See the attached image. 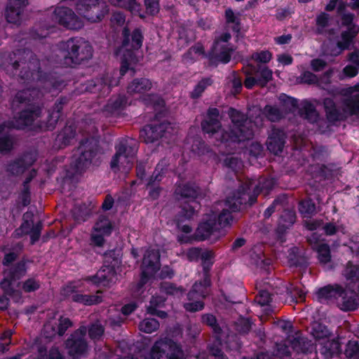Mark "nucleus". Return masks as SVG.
Returning <instances> with one entry per match:
<instances>
[{
  "label": "nucleus",
  "mask_w": 359,
  "mask_h": 359,
  "mask_svg": "<svg viewBox=\"0 0 359 359\" xmlns=\"http://www.w3.org/2000/svg\"><path fill=\"white\" fill-rule=\"evenodd\" d=\"M229 115L233 123V128L231 134H229L226 131L222 133L219 137L222 142L229 141L242 142L250 140L254 135V126L259 127L262 126L261 118L257 117L252 122L247 118L244 114L232 108L229 110Z\"/></svg>",
  "instance_id": "obj_1"
},
{
  "label": "nucleus",
  "mask_w": 359,
  "mask_h": 359,
  "mask_svg": "<svg viewBox=\"0 0 359 359\" xmlns=\"http://www.w3.org/2000/svg\"><path fill=\"white\" fill-rule=\"evenodd\" d=\"M344 91V94H348L349 96L344 100L342 111L337 108L332 99L324 100L326 115L330 121L343 120L347 116H359V83Z\"/></svg>",
  "instance_id": "obj_2"
},
{
  "label": "nucleus",
  "mask_w": 359,
  "mask_h": 359,
  "mask_svg": "<svg viewBox=\"0 0 359 359\" xmlns=\"http://www.w3.org/2000/svg\"><path fill=\"white\" fill-rule=\"evenodd\" d=\"M62 104L61 102L55 103L53 111L49 115L47 123L38 121L41 115V109L39 107H31L20 112L19 117L13 123L12 126L17 128H22L27 126L34 125L40 128L53 129L61 116Z\"/></svg>",
  "instance_id": "obj_3"
},
{
  "label": "nucleus",
  "mask_w": 359,
  "mask_h": 359,
  "mask_svg": "<svg viewBox=\"0 0 359 359\" xmlns=\"http://www.w3.org/2000/svg\"><path fill=\"white\" fill-rule=\"evenodd\" d=\"M135 148L127 140L121 141L116 146V154L111 161V168L116 172H128L133 166Z\"/></svg>",
  "instance_id": "obj_4"
},
{
  "label": "nucleus",
  "mask_w": 359,
  "mask_h": 359,
  "mask_svg": "<svg viewBox=\"0 0 359 359\" xmlns=\"http://www.w3.org/2000/svg\"><path fill=\"white\" fill-rule=\"evenodd\" d=\"M67 47L68 54L65 63L68 65L80 64L93 56L92 46L83 39H70L67 43Z\"/></svg>",
  "instance_id": "obj_5"
},
{
  "label": "nucleus",
  "mask_w": 359,
  "mask_h": 359,
  "mask_svg": "<svg viewBox=\"0 0 359 359\" xmlns=\"http://www.w3.org/2000/svg\"><path fill=\"white\" fill-rule=\"evenodd\" d=\"M243 69L246 76L244 86L248 89L252 88L255 86L263 88L273 78L272 70L266 66H258L256 68L255 66L249 65L243 67Z\"/></svg>",
  "instance_id": "obj_6"
},
{
  "label": "nucleus",
  "mask_w": 359,
  "mask_h": 359,
  "mask_svg": "<svg viewBox=\"0 0 359 359\" xmlns=\"http://www.w3.org/2000/svg\"><path fill=\"white\" fill-rule=\"evenodd\" d=\"M182 348L171 339H161L154 343L151 352V359H182Z\"/></svg>",
  "instance_id": "obj_7"
},
{
  "label": "nucleus",
  "mask_w": 359,
  "mask_h": 359,
  "mask_svg": "<svg viewBox=\"0 0 359 359\" xmlns=\"http://www.w3.org/2000/svg\"><path fill=\"white\" fill-rule=\"evenodd\" d=\"M255 202V196H249L248 194L245 193L240 195V191H237V192L233 194V196H229L224 203L225 207L223 208L222 211L219 215H222L225 212L226 215L223 217V220H226L229 216L231 217V219L226 225H221L220 229L230 226L233 223L234 220V216L233 215V212L241 210L243 209V206L246 204L251 205Z\"/></svg>",
  "instance_id": "obj_8"
},
{
  "label": "nucleus",
  "mask_w": 359,
  "mask_h": 359,
  "mask_svg": "<svg viewBox=\"0 0 359 359\" xmlns=\"http://www.w3.org/2000/svg\"><path fill=\"white\" fill-rule=\"evenodd\" d=\"M175 194L180 196L179 200L182 202V213L187 218H191L199 208V204L196 201L198 195V189L189 184L179 186L175 190Z\"/></svg>",
  "instance_id": "obj_9"
},
{
  "label": "nucleus",
  "mask_w": 359,
  "mask_h": 359,
  "mask_svg": "<svg viewBox=\"0 0 359 359\" xmlns=\"http://www.w3.org/2000/svg\"><path fill=\"white\" fill-rule=\"evenodd\" d=\"M225 215V212L222 215H217L215 212L207 215L196 231V239L203 241L218 232L220 230L221 225H226L231 219L229 216L226 220H223Z\"/></svg>",
  "instance_id": "obj_10"
},
{
  "label": "nucleus",
  "mask_w": 359,
  "mask_h": 359,
  "mask_svg": "<svg viewBox=\"0 0 359 359\" xmlns=\"http://www.w3.org/2000/svg\"><path fill=\"white\" fill-rule=\"evenodd\" d=\"M177 129L168 122L145 126L141 131L140 138L145 143H152L161 137L170 138L176 135Z\"/></svg>",
  "instance_id": "obj_11"
},
{
  "label": "nucleus",
  "mask_w": 359,
  "mask_h": 359,
  "mask_svg": "<svg viewBox=\"0 0 359 359\" xmlns=\"http://www.w3.org/2000/svg\"><path fill=\"white\" fill-rule=\"evenodd\" d=\"M231 39V35L229 32H223L215 37L210 57L211 62L226 64L231 60V54L235 50L233 46L229 43Z\"/></svg>",
  "instance_id": "obj_12"
},
{
  "label": "nucleus",
  "mask_w": 359,
  "mask_h": 359,
  "mask_svg": "<svg viewBox=\"0 0 359 359\" xmlns=\"http://www.w3.org/2000/svg\"><path fill=\"white\" fill-rule=\"evenodd\" d=\"M25 273L26 266L22 262L18 263L15 267L4 271V277L0 283V287L5 294L11 297H20V292L14 288L13 282L20 279Z\"/></svg>",
  "instance_id": "obj_13"
},
{
  "label": "nucleus",
  "mask_w": 359,
  "mask_h": 359,
  "mask_svg": "<svg viewBox=\"0 0 359 359\" xmlns=\"http://www.w3.org/2000/svg\"><path fill=\"white\" fill-rule=\"evenodd\" d=\"M86 328L81 327L65 341V348L67 353L74 359H78L86 355L88 351V344L85 339Z\"/></svg>",
  "instance_id": "obj_14"
},
{
  "label": "nucleus",
  "mask_w": 359,
  "mask_h": 359,
  "mask_svg": "<svg viewBox=\"0 0 359 359\" xmlns=\"http://www.w3.org/2000/svg\"><path fill=\"white\" fill-rule=\"evenodd\" d=\"M210 285V280L205 277L204 284L196 283L191 290L188 294L189 302L184 304V307L186 311L189 312H196L201 311L204 308V303L201 300L206 294V287Z\"/></svg>",
  "instance_id": "obj_15"
},
{
  "label": "nucleus",
  "mask_w": 359,
  "mask_h": 359,
  "mask_svg": "<svg viewBox=\"0 0 359 359\" xmlns=\"http://www.w3.org/2000/svg\"><path fill=\"white\" fill-rule=\"evenodd\" d=\"M52 19L55 23L72 29H79L83 26L81 19L67 7H57L53 13Z\"/></svg>",
  "instance_id": "obj_16"
},
{
  "label": "nucleus",
  "mask_w": 359,
  "mask_h": 359,
  "mask_svg": "<svg viewBox=\"0 0 359 359\" xmlns=\"http://www.w3.org/2000/svg\"><path fill=\"white\" fill-rule=\"evenodd\" d=\"M75 6L79 13L90 22H100L104 15L100 8V0H77Z\"/></svg>",
  "instance_id": "obj_17"
},
{
  "label": "nucleus",
  "mask_w": 359,
  "mask_h": 359,
  "mask_svg": "<svg viewBox=\"0 0 359 359\" xmlns=\"http://www.w3.org/2000/svg\"><path fill=\"white\" fill-rule=\"evenodd\" d=\"M113 225L109 219L104 215L98 217L95 223L90 235V240L93 244L102 247L104 244V237L111 234Z\"/></svg>",
  "instance_id": "obj_18"
},
{
  "label": "nucleus",
  "mask_w": 359,
  "mask_h": 359,
  "mask_svg": "<svg viewBox=\"0 0 359 359\" xmlns=\"http://www.w3.org/2000/svg\"><path fill=\"white\" fill-rule=\"evenodd\" d=\"M160 268V254L158 250H147L144 255L142 264V285L146 279L155 273Z\"/></svg>",
  "instance_id": "obj_19"
},
{
  "label": "nucleus",
  "mask_w": 359,
  "mask_h": 359,
  "mask_svg": "<svg viewBox=\"0 0 359 359\" xmlns=\"http://www.w3.org/2000/svg\"><path fill=\"white\" fill-rule=\"evenodd\" d=\"M86 146L83 144L79 149L81 154L79 156H74V161L71 163L72 174L81 173L93 163L97 152L95 150L86 149Z\"/></svg>",
  "instance_id": "obj_20"
},
{
  "label": "nucleus",
  "mask_w": 359,
  "mask_h": 359,
  "mask_svg": "<svg viewBox=\"0 0 359 359\" xmlns=\"http://www.w3.org/2000/svg\"><path fill=\"white\" fill-rule=\"evenodd\" d=\"M273 184L274 182L271 179L260 178L257 184H255V181L247 180L238 191H240V195L245 193L249 196H255L256 201L257 195L261 191L266 190V194H267L268 191L273 188Z\"/></svg>",
  "instance_id": "obj_21"
},
{
  "label": "nucleus",
  "mask_w": 359,
  "mask_h": 359,
  "mask_svg": "<svg viewBox=\"0 0 359 359\" xmlns=\"http://www.w3.org/2000/svg\"><path fill=\"white\" fill-rule=\"evenodd\" d=\"M72 326L69 318L60 316L54 323H47L43 327V334L47 338H52L56 334L62 336L67 330Z\"/></svg>",
  "instance_id": "obj_22"
},
{
  "label": "nucleus",
  "mask_w": 359,
  "mask_h": 359,
  "mask_svg": "<svg viewBox=\"0 0 359 359\" xmlns=\"http://www.w3.org/2000/svg\"><path fill=\"white\" fill-rule=\"evenodd\" d=\"M27 0H8L5 15L7 21L12 24H18L21 21L24 8Z\"/></svg>",
  "instance_id": "obj_23"
},
{
  "label": "nucleus",
  "mask_w": 359,
  "mask_h": 359,
  "mask_svg": "<svg viewBox=\"0 0 359 359\" xmlns=\"http://www.w3.org/2000/svg\"><path fill=\"white\" fill-rule=\"evenodd\" d=\"M285 143V133L273 128L266 141L267 149L275 155L281 153Z\"/></svg>",
  "instance_id": "obj_24"
},
{
  "label": "nucleus",
  "mask_w": 359,
  "mask_h": 359,
  "mask_svg": "<svg viewBox=\"0 0 359 359\" xmlns=\"http://www.w3.org/2000/svg\"><path fill=\"white\" fill-rule=\"evenodd\" d=\"M34 160L32 154H25L21 158H17L8 163L6 165V172L11 175H21L33 164Z\"/></svg>",
  "instance_id": "obj_25"
},
{
  "label": "nucleus",
  "mask_w": 359,
  "mask_h": 359,
  "mask_svg": "<svg viewBox=\"0 0 359 359\" xmlns=\"http://www.w3.org/2000/svg\"><path fill=\"white\" fill-rule=\"evenodd\" d=\"M152 88V83L146 78L135 79L128 86L127 92L131 95L142 98Z\"/></svg>",
  "instance_id": "obj_26"
},
{
  "label": "nucleus",
  "mask_w": 359,
  "mask_h": 359,
  "mask_svg": "<svg viewBox=\"0 0 359 359\" xmlns=\"http://www.w3.org/2000/svg\"><path fill=\"white\" fill-rule=\"evenodd\" d=\"M344 294V289L339 285H328L320 288L317 292L318 299L320 301H337Z\"/></svg>",
  "instance_id": "obj_27"
},
{
  "label": "nucleus",
  "mask_w": 359,
  "mask_h": 359,
  "mask_svg": "<svg viewBox=\"0 0 359 359\" xmlns=\"http://www.w3.org/2000/svg\"><path fill=\"white\" fill-rule=\"evenodd\" d=\"M359 304V299L356 292L353 290H344V294L338 299V306L343 311H353L356 309Z\"/></svg>",
  "instance_id": "obj_28"
},
{
  "label": "nucleus",
  "mask_w": 359,
  "mask_h": 359,
  "mask_svg": "<svg viewBox=\"0 0 359 359\" xmlns=\"http://www.w3.org/2000/svg\"><path fill=\"white\" fill-rule=\"evenodd\" d=\"M115 276V272L111 267L104 266L101 268L97 273L92 277H87L84 279L85 281H92L95 285H107L112 281Z\"/></svg>",
  "instance_id": "obj_29"
},
{
  "label": "nucleus",
  "mask_w": 359,
  "mask_h": 359,
  "mask_svg": "<svg viewBox=\"0 0 359 359\" xmlns=\"http://www.w3.org/2000/svg\"><path fill=\"white\" fill-rule=\"evenodd\" d=\"M124 36L123 46L127 49H138L142 43V34L140 29H136L133 31L131 36V41H130L129 29L124 28L122 33Z\"/></svg>",
  "instance_id": "obj_30"
},
{
  "label": "nucleus",
  "mask_w": 359,
  "mask_h": 359,
  "mask_svg": "<svg viewBox=\"0 0 359 359\" xmlns=\"http://www.w3.org/2000/svg\"><path fill=\"white\" fill-rule=\"evenodd\" d=\"M358 25H351V27H347L346 31L341 32V41L337 42V47L341 50L348 49L353 39L358 34Z\"/></svg>",
  "instance_id": "obj_31"
},
{
  "label": "nucleus",
  "mask_w": 359,
  "mask_h": 359,
  "mask_svg": "<svg viewBox=\"0 0 359 359\" xmlns=\"http://www.w3.org/2000/svg\"><path fill=\"white\" fill-rule=\"evenodd\" d=\"M320 345L321 348L319 350L326 358H330L338 353L340 348L339 343L334 339H330V337L320 342Z\"/></svg>",
  "instance_id": "obj_32"
},
{
  "label": "nucleus",
  "mask_w": 359,
  "mask_h": 359,
  "mask_svg": "<svg viewBox=\"0 0 359 359\" xmlns=\"http://www.w3.org/2000/svg\"><path fill=\"white\" fill-rule=\"evenodd\" d=\"M240 14L235 13L231 8L225 10L224 19L226 25L235 32H239L241 29Z\"/></svg>",
  "instance_id": "obj_33"
},
{
  "label": "nucleus",
  "mask_w": 359,
  "mask_h": 359,
  "mask_svg": "<svg viewBox=\"0 0 359 359\" xmlns=\"http://www.w3.org/2000/svg\"><path fill=\"white\" fill-rule=\"evenodd\" d=\"M101 293V290H97L95 295H87L76 293L72 295V300L75 302L88 306L97 304L102 302V297L99 295Z\"/></svg>",
  "instance_id": "obj_34"
},
{
  "label": "nucleus",
  "mask_w": 359,
  "mask_h": 359,
  "mask_svg": "<svg viewBox=\"0 0 359 359\" xmlns=\"http://www.w3.org/2000/svg\"><path fill=\"white\" fill-rule=\"evenodd\" d=\"M311 334L319 344L330 337V332L327 327L317 322L312 324Z\"/></svg>",
  "instance_id": "obj_35"
},
{
  "label": "nucleus",
  "mask_w": 359,
  "mask_h": 359,
  "mask_svg": "<svg viewBox=\"0 0 359 359\" xmlns=\"http://www.w3.org/2000/svg\"><path fill=\"white\" fill-rule=\"evenodd\" d=\"M203 130L210 135L217 133L221 130V123L218 119H206L201 123Z\"/></svg>",
  "instance_id": "obj_36"
},
{
  "label": "nucleus",
  "mask_w": 359,
  "mask_h": 359,
  "mask_svg": "<svg viewBox=\"0 0 359 359\" xmlns=\"http://www.w3.org/2000/svg\"><path fill=\"white\" fill-rule=\"evenodd\" d=\"M109 2L116 6L126 8L131 13L139 12L140 10V4L137 0H109Z\"/></svg>",
  "instance_id": "obj_37"
},
{
  "label": "nucleus",
  "mask_w": 359,
  "mask_h": 359,
  "mask_svg": "<svg viewBox=\"0 0 359 359\" xmlns=\"http://www.w3.org/2000/svg\"><path fill=\"white\" fill-rule=\"evenodd\" d=\"M20 284L21 290L26 293L38 290L41 285V281L36 277L29 278Z\"/></svg>",
  "instance_id": "obj_38"
},
{
  "label": "nucleus",
  "mask_w": 359,
  "mask_h": 359,
  "mask_svg": "<svg viewBox=\"0 0 359 359\" xmlns=\"http://www.w3.org/2000/svg\"><path fill=\"white\" fill-rule=\"evenodd\" d=\"M262 114L271 122L278 121L283 116V113L278 108L271 105L265 106L262 111Z\"/></svg>",
  "instance_id": "obj_39"
},
{
  "label": "nucleus",
  "mask_w": 359,
  "mask_h": 359,
  "mask_svg": "<svg viewBox=\"0 0 359 359\" xmlns=\"http://www.w3.org/2000/svg\"><path fill=\"white\" fill-rule=\"evenodd\" d=\"M301 116L311 122L316 121L318 118V112L314 106L309 102L303 104L300 109Z\"/></svg>",
  "instance_id": "obj_40"
},
{
  "label": "nucleus",
  "mask_w": 359,
  "mask_h": 359,
  "mask_svg": "<svg viewBox=\"0 0 359 359\" xmlns=\"http://www.w3.org/2000/svg\"><path fill=\"white\" fill-rule=\"evenodd\" d=\"M118 81L117 79H112L111 76L108 74L104 77L97 79L95 86H100L99 90H102L103 93H109V88L111 86L118 85Z\"/></svg>",
  "instance_id": "obj_41"
},
{
  "label": "nucleus",
  "mask_w": 359,
  "mask_h": 359,
  "mask_svg": "<svg viewBox=\"0 0 359 359\" xmlns=\"http://www.w3.org/2000/svg\"><path fill=\"white\" fill-rule=\"evenodd\" d=\"M159 327V323L154 318H145L139 324V329L145 333H151Z\"/></svg>",
  "instance_id": "obj_42"
},
{
  "label": "nucleus",
  "mask_w": 359,
  "mask_h": 359,
  "mask_svg": "<svg viewBox=\"0 0 359 359\" xmlns=\"http://www.w3.org/2000/svg\"><path fill=\"white\" fill-rule=\"evenodd\" d=\"M344 274L347 280L358 283L359 291V266H354L348 263L344 271Z\"/></svg>",
  "instance_id": "obj_43"
},
{
  "label": "nucleus",
  "mask_w": 359,
  "mask_h": 359,
  "mask_svg": "<svg viewBox=\"0 0 359 359\" xmlns=\"http://www.w3.org/2000/svg\"><path fill=\"white\" fill-rule=\"evenodd\" d=\"M299 210L304 217H309L316 213V205L311 199L303 200L299 204Z\"/></svg>",
  "instance_id": "obj_44"
},
{
  "label": "nucleus",
  "mask_w": 359,
  "mask_h": 359,
  "mask_svg": "<svg viewBox=\"0 0 359 359\" xmlns=\"http://www.w3.org/2000/svg\"><path fill=\"white\" fill-rule=\"evenodd\" d=\"M39 92L36 90L33 89L25 90L18 92L13 100V103H24L27 102H29L31 100L30 97L34 98V96L38 95Z\"/></svg>",
  "instance_id": "obj_45"
},
{
  "label": "nucleus",
  "mask_w": 359,
  "mask_h": 359,
  "mask_svg": "<svg viewBox=\"0 0 359 359\" xmlns=\"http://www.w3.org/2000/svg\"><path fill=\"white\" fill-rule=\"evenodd\" d=\"M318 259L321 263L326 264L331 259L330 246L325 243L319 244L316 248Z\"/></svg>",
  "instance_id": "obj_46"
},
{
  "label": "nucleus",
  "mask_w": 359,
  "mask_h": 359,
  "mask_svg": "<svg viewBox=\"0 0 359 359\" xmlns=\"http://www.w3.org/2000/svg\"><path fill=\"white\" fill-rule=\"evenodd\" d=\"M4 127L0 125V135L2 133ZM13 147V140L8 135L0 136V151H8Z\"/></svg>",
  "instance_id": "obj_47"
},
{
  "label": "nucleus",
  "mask_w": 359,
  "mask_h": 359,
  "mask_svg": "<svg viewBox=\"0 0 359 359\" xmlns=\"http://www.w3.org/2000/svg\"><path fill=\"white\" fill-rule=\"evenodd\" d=\"M75 136V132L71 126H66L62 132L57 135V140L62 142L64 145L70 143L71 140Z\"/></svg>",
  "instance_id": "obj_48"
},
{
  "label": "nucleus",
  "mask_w": 359,
  "mask_h": 359,
  "mask_svg": "<svg viewBox=\"0 0 359 359\" xmlns=\"http://www.w3.org/2000/svg\"><path fill=\"white\" fill-rule=\"evenodd\" d=\"M345 353L348 358L359 359V344L355 341H349L346 345Z\"/></svg>",
  "instance_id": "obj_49"
},
{
  "label": "nucleus",
  "mask_w": 359,
  "mask_h": 359,
  "mask_svg": "<svg viewBox=\"0 0 359 359\" xmlns=\"http://www.w3.org/2000/svg\"><path fill=\"white\" fill-rule=\"evenodd\" d=\"M168 167V162L165 159L161 160L156 165L151 179L154 177V181H160L162 175L165 174Z\"/></svg>",
  "instance_id": "obj_50"
},
{
  "label": "nucleus",
  "mask_w": 359,
  "mask_h": 359,
  "mask_svg": "<svg viewBox=\"0 0 359 359\" xmlns=\"http://www.w3.org/2000/svg\"><path fill=\"white\" fill-rule=\"evenodd\" d=\"M287 293L290 294L292 300L294 302H302L304 300V293L303 291L298 288L297 287H294L293 285H290L287 288Z\"/></svg>",
  "instance_id": "obj_51"
},
{
  "label": "nucleus",
  "mask_w": 359,
  "mask_h": 359,
  "mask_svg": "<svg viewBox=\"0 0 359 359\" xmlns=\"http://www.w3.org/2000/svg\"><path fill=\"white\" fill-rule=\"evenodd\" d=\"M161 289L166 294L171 295H181L184 292V290L181 287H176L174 284L170 283H164L161 285Z\"/></svg>",
  "instance_id": "obj_52"
},
{
  "label": "nucleus",
  "mask_w": 359,
  "mask_h": 359,
  "mask_svg": "<svg viewBox=\"0 0 359 359\" xmlns=\"http://www.w3.org/2000/svg\"><path fill=\"white\" fill-rule=\"evenodd\" d=\"M329 15L325 13H320L316 18V32L318 34H322L324 29L328 25Z\"/></svg>",
  "instance_id": "obj_53"
},
{
  "label": "nucleus",
  "mask_w": 359,
  "mask_h": 359,
  "mask_svg": "<svg viewBox=\"0 0 359 359\" xmlns=\"http://www.w3.org/2000/svg\"><path fill=\"white\" fill-rule=\"evenodd\" d=\"M202 322L204 324L211 327L215 332H220V327H219L216 318L212 314H204L202 316Z\"/></svg>",
  "instance_id": "obj_54"
},
{
  "label": "nucleus",
  "mask_w": 359,
  "mask_h": 359,
  "mask_svg": "<svg viewBox=\"0 0 359 359\" xmlns=\"http://www.w3.org/2000/svg\"><path fill=\"white\" fill-rule=\"evenodd\" d=\"M271 57L272 55L268 50H262L260 52H256L252 55V60L262 63L269 62L271 60Z\"/></svg>",
  "instance_id": "obj_55"
},
{
  "label": "nucleus",
  "mask_w": 359,
  "mask_h": 359,
  "mask_svg": "<svg viewBox=\"0 0 359 359\" xmlns=\"http://www.w3.org/2000/svg\"><path fill=\"white\" fill-rule=\"evenodd\" d=\"M272 298L269 292L263 290L256 296L255 301L260 306H268Z\"/></svg>",
  "instance_id": "obj_56"
},
{
  "label": "nucleus",
  "mask_w": 359,
  "mask_h": 359,
  "mask_svg": "<svg viewBox=\"0 0 359 359\" xmlns=\"http://www.w3.org/2000/svg\"><path fill=\"white\" fill-rule=\"evenodd\" d=\"M89 336L91 339L95 340L100 339L104 333V327L98 323L91 325L89 330Z\"/></svg>",
  "instance_id": "obj_57"
},
{
  "label": "nucleus",
  "mask_w": 359,
  "mask_h": 359,
  "mask_svg": "<svg viewBox=\"0 0 359 359\" xmlns=\"http://www.w3.org/2000/svg\"><path fill=\"white\" fill-rule=\"evenodd\" d=\"M147 12L150 15H156L160 9L159 0H144Z\"/></svg>",
  "instance_id": "obj_58"
},
{
  "label": "nucleus",
  "mask_w": 359,
  "mask_h": 359,
  "mask_svg": "<svg viewBox=\"0 0 359 359\" xmlns=\"http://www.w3.org/2000/svg\"><path fill=\"white\" fill-rule=\"evenodd\" d=\"M211 80L210 79H205L201 80L196 86L195 89L192 92V97H198L205 90L207 86L211 85Z\"/></svg>",
  "instance_id": "obj_59"
},
{
  "label": "nucleus",
  "mask_w": 359,
  "mask_h": 359,
  "mask_svg": "<svg viewBox=\"0 0 359 359\" xmlns=\"http://www.w3.org/2000/svg\"><path fill=\"white\" fill-rule=\"evenodd\" d=\"M236 329L240 333H248L251 329V324L249 320L240 318L236 323Z\"/></svg>",
  "instance_id": "obj_60"
},
{
  "label": "nucleus",
  "mask_w": 359,
  "mask_h": 359,
  "mask_svg": "<svg viewBox=\"0 0 359 359\" xmlns=\"http://www.w3.org/2000/svg\"><path fill=\"white\" fill-rule=\"evenodd\" d=\"M42 229V224L41 222H37L36 224L32 225V229L29 232L30 238H31V243L34 244L36 242L41 236V231Z\"/></svg>",
  "instance_id": "obj_61"
},
{
  "label": "nucleus",
  "mask_w": 359,
  "mask_h": 359,
  "mask_svg": "<svg viewBox=\"0 0 359 359\" xmlns=\"http://www.w3.org/2000/svg\"><path fill=\"white\" fill-rule=\"evenodd\" d=\"M214 257V253L210 250H204L201 252L200 258L202 261V264L204 266V269L206 270L207 268L212 264V259Z\"/></svg>",
  "instance_id": "obj_62"
},
{
  "label": "nucleus",
  "mask_w": 359,
  "mask_h": 359,
  "mask_svg": "<svg viewBox=\"0 0 359 359\" xmlns=\"http://www.w3.org/2000/svg\"><path fill=\"white\" fill-rule=\"evenodd\" d=\"M187 54L191 55L193 59H196L198 56H204V47L202 44L197 43L189 48Z\"/></svg>",
  "instance_id": "obj_63"
},
{
  "label": "nucleus",
  "mask_w": 359,
  "mask_h": 359,
  "mask_svg": "<svg viewBox=\"0 0 359 359\" xmlns=\"http://www.w3.org/2000/svg\"><path fill=\"white\" fill-rule=\"evenodd\" d=\"M201 250L198 248H189L185 253L184 255L187 259L190 262L198 261L201 256Z\"/></svg>",
  "instance_id": "obj_64"
}]
</instances>
